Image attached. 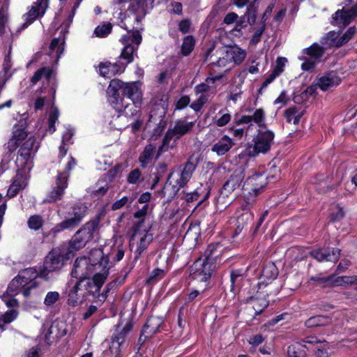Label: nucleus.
<instances>
[{"label":"nucleus","mask_w":357,"mask_h":357,"mask_svg":"<svg viewBox=\"0 0 357 357\" xmlns=\"http://www.w3.org/2000/svg\"><path fill=\"white\" fill-rule=\"evenodd\" d=\"M64 38H54L50 45V50L53 51L56 48V52L59 55L63 50Z\"/></svg>","instance_id":"51"},{"label":"nucleus","mask_w":357,"mask_h":357,"mask_svg":"<svg viewBox=\"0 0 357 357\" xmlns=\"http://www.w3.org/2000/svg\"><path fill=\"white\" fill-rule=\"evenodd\" d=\"M128 202V198L127 197H123L119 200L116 201L112 206V209L114 211L120 209L123 206H124Z\"/></svg>","instance_id":"62"},{"label":"nucleus","mask_w":357,"mask_h":357,"mask_svg":"<svg viewBox=\"0 0 357 357\" xmlns=\"http://www.w3.org/2000/svg\"><path fill=\"white\" fill-rule=\"evenodd\" d=\"M257 8L253 3L249 5L247 12L243 16V19L245 20L248 24L253 25L257 19Z\"/></svg>","instance_id":"43"},{"label":"nucleus","mask_w":357,"mask_h":357,"mask_svg":"<svg viewBox=\"0 0 357 357\" xmlns=\"http://www.w3.org/2000/svg\"><path fill=\"white\" fill-rule=\"evenodd\" d=\"M167 113L166 107L162 104H155L151 110L149 118L146 123V129H153L152 136H160L167 126L165 120Z\"/></svg>","instance_id":"4"},{"label":"nucleus","mask_w":357,"mask_h":357,"mask_svg":"<svg viewBox=\"0 0 357 357\" xmlns=\"http://www.w3.org/2000/svg\"><path fill=\"white\" fill-rule=\"evenodd\" d=\"M285 116L288 122L293 121L294 125L298 124L303 112L298 113L296 107H291L288 108L285 111Z\"/></svg>","instance_id":"36"},{"label":"nucleus","mask_w":357,"mask_h":357,"mask_svg":"<svg viewBox=\"0 0 357 357\" xmlns=\"http://www.w3.org/2000/svg\"><path fill=\"white\" fill-rule=\"evenodd\" d=\"M356 33L355 27H350L341 37L338 39V44L336 45V47H340L342 45L347 44L349 40H351Z\"/></svg>","instance_id":"46"},{"label":"nucleus","mask_w":357,"mask_h":357,"mask_svg":"<svg viewBox=\"0 0 357 357\" xmlns=\"http://www.w3.org/2000/svg\"><path fill=\"white\" fill-rule=\"evenodd\" d=\"M311 280H314L317 282V285L321 288L333 287L334 275H331L325 278L320 277H312Z\"/></svg>","instance_id":"38"},{"label":"nucleus","mask_w":357,"mask_h":357,"mask_svg":"<svg viewBox=\"0 0 357 357\" xmlns=\"http://www.w3.org/2000/svg\"><path fill=\"white\" fill-rule=\"evenodd\" d=\"M73 217L78 222L80 223L82 218L85 216L87 206L84 204H79L72 207Z\"/></svg>","instance_id":"40"},{"label":"nucleus","mask_w":357,"mask_h":357,"mask_svg":"<svg viewBox=\"0 0 357 357\" xmlns=\"http://www.w3.org/2000/svg\"><path fill=\"white\" fill-rule=\"evenodd\" d=\"M245 169L243 166L237 167L224 183L217 197V204L220 208L228 206L241 192L245 190Z\"/></svg>","instance_id":"2"},{"label":"nucleus","mask_w":357,"mask_h":357,"mask_svg":"<svg viewBox=\"0 0 357 357\" xmlns=\"http://www.w3.org/2000/svg\"><path fill=\"white\" fill-rule=\"evenodd\" d=\"M152 241L153 235L151 234H149L147 231L140 237L136 250L137 255L135 257V259H137L140 257L141 254L148 248Z\"/></svg>","instance_id":"29"},{"label":"nucleus","mask_w":357,"mask_h":357,"mask_svg":"<svg viewBox=\"0 0 357 357\" xmlns=\"http://www.w3.org/2000/svg\"><path fill=\"white\" fill-rule=\"evenodd\" d=\"M117 282H118V280L116 279V280H114L113 281L109 282L107 286H106V290L102 293L101 294V297L102 298V301H105V298L107 297V294L108 292L114 289V288H116L117 287Z\"/></svg>","instance_id":"61"},{"label":"nucleus","mask_w":357,"mask_h":357,"mask_svg":"<svg viewBox=\"0 0 357 357\" xmlns=\"http://www.w3.org/2000/svg\"><path fill=\"white\" fill-rule=\"evenodd\" d=\"M25 283H23L20 281V278L16 276L14 279L12 280V281L10 282L7 292L13 295H16L18 294L19 290L21 287H24Z\"/></svg>","instance_id":"39"},{"label":"nucleus","mask_w":357,"mask_h":357,"mask_svg":"<svg viewBox=\"0 0 357 357\" xmlns=\"http://www.w3.org/2000/svg\"><path fill=\"white\" fill-rule=\"evenodd\" d=\"M331 323V319L323 315L312 317L305 321V325L307 328H315L319 326H326Z\"/></svg>","instance_id":"28"},{"label":"nucleus","mask_w":357,"mask_h":357,"mask_svg":"<svg viewBox=\"0 0 357 357\" xmlns=\"http://www.w3.org/2000/svg\"><path fill=\"white\" fill-rule=\"evenodd\" d=\"M132 324L128 322L121 330H116V332L112 337V346L109 347V351L111 354H114V357H121V346L124 343L126 337L128 333L131 331Z\"/></svg>","instance_id":"11"},{"label":"nucleus","mask_w":357,"mask_h":357,"mask_svg":"<svg viewBox=\"0 0 357 357\" xmlns=\"http://www.w3.org/2000/svg\"><path fill=\"white\" fill-rule=\"evenodd\" d=\"M17 311L15 310H10L6 312L3 316L2 319L5 324H9L13 321L17 316Z\"/></svg>","instance_id":"57"},{"label":"nucleus","mask_w":357,"mask_h":357,"mask_svg":"<svg viewBox=\"0 0 357 357\" xmlns=\"http://www.w3.org/2000/svg\"><path fill=\"white\" fill-rule=\"evenodd\" d=\"M112 24L110 22L104 23L98 26L94 30V34L99 38L107 36L112 31Z\"/></svg>","instance_id":"42"},{"label":"nucleus","mask_w":357,"mask_h":357,"mask_svg":"<svg viewBox=\"0 0 357 357\" xmlns=\"http://www.w3.org/2000/svg\"><path fill=\"white\" fill-rule=\"evenodd\" d=\"M335 210V211H333L330 214L331 222L340 220L344 216V212L342 208L340 207L339 206H336Z\"/></svg>","instance_id":"54"},{"label":"nucleus","mask_w":357,"mask_h":357,"mask_svg":"<svg viewBox=\"0 0 357 357\" xmlns=\"http://www.w3.org/2000/svg\"><path fill=\"white\" fill-rule=\"evenodd\" d=\"M338 34L337 33L335 32V31H330L325 40H326V42H325V44L326 45H328V47H336V45L338 44Z\"/></svg>","instance_id":"52"},{"label":"nucleus","mask_w":357,"mask_h":357,"mask_svg":"<svg viewBox=\"0 0 357 357\" xmlns=\"http://www.w3.org/2000/svg\"><path fill=\"white\" fill-rule=\"evenodd\" d=\"M163 275V271L162 269L156 268L153 270L147 282H152L161 278Z\"/></svg>","instance_id":"59"},{"label":"nucleus","mask_w":357,"mask_h":357,"mask_svg":"<svg viewBox=\"0 0 357 357\" xmlns=\"http://www.w3.org/2000/svg\"><path fill=\"white\" fill-rule=\"evenodd\" d=\"M38 149L36 146V138L33 136L29 137L20 146L18 155L26 162Z\"/></svg>","instance_id":"19"},{"label":"nucleus","mask_w":357,"mask_h":357,"mask_svg":"<svg viewBox=\"0 0 357 357\" xmlns=\"http://www.w3.org/2000/svg\"><path fill=\"white\" fill-rule=\"evenodd\" d=\"M268 183L267 178L261 174H255L249 176L245 181V191L248 194L254 193L255 196H257Z\"/></svg>","instance_id":"12"},{"label":"nucleus","mask_w":357,"mask_h":357,"mask_svg":"<svg viewBox=\"0 0 357 357\" xmlns=\"http://www.w3.org/2000/svg\"><path fill=\"white\" fill-rule=\"evenodd\" d=\"M215 266L211 261L210 255H207L204 259H199L191 267L190 276L194 280H199L206 282L211 276Z\"/></svg>","instance_id":"7"},{"label":"nucleus","mask_w":357,"mask_h":357,"mask_svg":"<svg viewBox=\"0 0 357 357\" xmlns=\"http://www.w3.org/2000/svg\"><path fill=\"white\" fill-rule=\"evenodd\" d=\"M27 137L28 132L25 129L15 125L13 128V136L6 145L8 152H14L20 146V143L25 140Z\"/></svg>","instance_id":"14"},{"label":"nucleus","mask_w":357,"mask_h":357,"mask_svg":"<svg viewBox=\"0 0 357 357\" xmlns=\"http://www.w3.org/2000/svg\"><path fill=\"white\" fill-rule=\"evenodd\" d=\"M123 96L130 99L135 105L140 104L142 101V92L135 82L125 83L123 87Z\"/></svg>","instance_id":"20"},{"label":"nucleus","mask_w":357,"mask_h":357,"mask_svg":"<svg viewBox=\"0 0 357 357\" xmlns=\"http://www.w3.org/2000/svg\"><path fill=\"white\" fill-rule=\"evenodd\" d=\"M243 275L239 271H232L230 275L231 290L234 291L243 280Z\"/></svg>","instance_id":"48"},{"label":"nucleus","mask_w":357,"mask_h":357,"mask_svg":"<svg viewBox=\"0 0 357 357\" xmlns=\"http://www.w3.org/2000/svg\"><path fill=\"white\" fill-rule=\"evenodd\" d=\"M221 52L226 54V58L224 56L219 58L216 62L218 66L225 65L224 61L228 59L233 60L236 64H240L245 59L246 56L245 52L238 47H223Z\"/></svg>","instance_id":"13"},{"label":"nucleus","mask_w":357,"mask_h":357,"mask_svg":"<svg viewBox=\"0 0 357 357\" xmlns=\"http://www.w3.org/2000/svg\"><path fill=\"white\" fill-rule=\"evenodd\" d=\"M357 16V7L354 6L347 10H337L333 17L334 21L338 25L345 26L350 23L352 17Z\"/></svg>","instance_id":"21"},{"label":"nucleus","mask_w":357,"mask_h":357,"mask_svg":"<svg viewBox=\"0 0 357 357\" xmlns=\"http://www.w3.org/2000/svg\"><path fill=\"white\" fill-rule=\"evenodd\" d=\"M108 263L109 257L104 255L102 250H93L90 252L89 259L83 257L75 260L71 275L73 278L78 279V282H81L82 284L86 279L100 272L102 268L109 267Z\"/></svg>","instance_id":"1"},{"label":"nucleus","mask_w":357,"mask_h":357,"mask_svg":"<svg viewBox=\"0 0 357 357\" xmlns=\"http://www.w3.org/2000/svg\"><path fill=\"white\" fill-rule=\"evenodd\" d=\"M162 324V321L157 317H151L147 320L142 328V335L146 337H152L155 334Z\"/></svg>","instance_id":"24"},{"label":"nucleus","mask_w":357,"mask_h":357,"mask_svg":"<svg viewBox=\"0 0 357 357\" xmlns=\"http://www.w3.org/2000/svg\"><path fill=\"white\" fill-rule=\"evenodd\" d=\"M79 222H77L74 218L66 219L56 225L54 231H60L63 229H73L78 226Z\"/></svg>","instance_id":"41"},{"label":"nucleus","mask_w":357,"mask_h":357,"mask_svg":"<svg viewBox=\"0 0 357 357\" xmlns=\"http://www.w3.org/2000/svg\"><path fill=\"white\" fill-rule=\"evenodd\" d=\"M190 102V97L188 96H182L176 102V109H182L185 107Z\"/></svg>","instance_id":"60"},{"label":"nucleus","mask_w":357,"mask_h":357,"mask_svg":"<svg viewBox=\"0 0 357 357\" xmlns=\"http://www.w3.org/2000/svg\"><path fill=\"white\" fill-rule=\"evenodd\" d=\"M154 150L155 147L152 144H148L144 148V151L139 158V161L143 168H145L147 164L151 160Z\"/></svg>","instance_id":"32"},{"label":"nucleus","mask_w":357,"mask_h":357,"mask_svg":"<svg viewBox=\"0 0 357 357\" xmlns=\"http://www.w3.org/2000/svg\"><path fill=\"white\" fill-rule=\"evenodd\" d=\"M195 45V40L192 36H188L183 38L181 45V53L183 56H188L193 50Z\"/></svg>","instance_id":"35"},{"label":"nucleus","mask_w":357,"mask_h":357,"mask_svg":"<svg viewBox=\"0 0 357 357\" xmlns=\"http://www.w3.org/2000/svg\"><path fill=\"white\" fill-rule=\"evenodd\" d=\"M36 273L32 268H26L18 274L17 277L20 278V281L25 283V287L28 283L36 278Z\"/></svg>","instance_id":"45"},{"label":"nucleus","mask_w":357,"mask_h":357,"mask_svg":"<svg viewBox=\"0 0 357 357\" xmlns=\"http://www.w3.org/2000/svg\"><path fill=\"white\" fill-rule=\"evenodd\" d=\"M75 159L73 157H70V160L68 162L66 169L57 176L56 186L48 195L46 199L47 202L52 203L61 199L63 191L68 185L67 181L69 172L72 169V166L75 165Z\"/></svg>","instance_id":"6"},{"label":"nucleus","mask_w":357,"mask_h":357,"mask_svg":"<svg viewBox=\"0 0 357 357\" xmlns=\"http://www.w3.org/2000/svg\"><path fill=\"white\" fill-rule=\"evenodd\" d=\"M26 184L25 180L22 176L17 177L9 187L7 195L10 197H15L20 190L25 188Z\"/></svg>","instance_id":"33"},{"label":"nucleus","mask_w":357,"mask_h":357,"mask_svg":"<svg viewBox=\"0 0 357 357\" xmlns=\"http://www.w3.org/2000/svg\"><path fill=\"white\" fill-rule=\"evenodd\" d=\"M190 26V22L189 20H183L180 22L178 24L179 30L183 33H186L189 32Z\"/></svg>","instance_id":"63"},{"label":"nucleus","mask_w":357,"mask_h":357,"mask_svg":"<svg viewBox=\"0 0 357 357\" xmlns=\"http://www.w3.org/2000/svg\"><path fill=\"white\" fill-rule=\"evenodd\" d=\"M100 218L94 219L86 222L73 236L69 243V254L73 251H77L84 248L93 237L94 234L98 231Z\"/></svg>","instance_id":"3"},{"label":"nucleus","mask_w":357,"mask_h":357,"mask_svg":"<svg viewBox=\"0 0 357 357\" xmlns=\"http://www.w3.org/2000/svg\"><path fill=\"white\" fill-rule=\"evenodd\" d=\"M266 29V23H261V26L255 32L254 35L252 37L251 43L254 45L257 44L260 40L261 37L265 31Z\"/></svg>","instance_id":"55"},{"label":"nucleus","mask_w":357,"mask_h":357,"mask_svg":"<svg viewBox=\"0 0 357 357\" xmlns=\"http://www.w3.org/2000/svg\"><path fill=\"white\" fill-rule=\"evenodd\" d=\"M70 255L68 252L66 254V257H64L60 248L52 249L45 257V269L49 272L61 269L63 266L64 259H69Z\"/></svg>","instance_id":"10"},{"label":"nucleus","mask_w":357,"mask_h":357,"mask_svg":"<svg viewBox=\"0 0 357 357\" xmlns=\"http://www.w3.org/2000/svg\"><path fill=\"white\" fill-rule=\"evenodd\" d=\"M273 139L274 134L273 132L269 130L259 131L256 137L254 146H250L248 149V155L255 156L259 153H265L268 152Z\"/></svg>","instance_id":"9"},{"label":"nucleus","mask_w":357,"mask_h":357,"mask_svg":"<svg viewBox=\"0 0 357 357\" xmlns=\"http://www.w3.org/2000/svg\"><path fill=\"white\" fill-rule=\"evenodd\" d=\"M306 52L310 56L319 59L324 54V48L317 44H314L306 50Z\"/></svg>","instance_id":"47"},{"label":"nucleus","mask_w":357,"mask_h":357,"mask_svg":"<svg viewBox=\"0 0 357 357\" xmlns=\"http://www.w3.org/2000/svg\"><path fill=\"white\" fill-rule=\"evenodd\" d=\"M81 282H77L75 284L70 290L68 294V298L67 301V303L69 305L75 307L77 306L79 303H81V301L79 300V297L77 294Z\"/></svg>","instance_id":"34"},{"label":"nucleus","mask_w":357,"mask_h":357,"mask_svg":"<svg viewBox=\"0 0 357 357\" xmlns=\"http://www.w3.org/2000/svg\"><path fill=\"white\" fill-rule=\"evenodd\" d=\"M140 176V170L139 169H135L129 173L127 181L129 183L135 184L137 182Z\"/></svg>","instance_id":"56"},{"label":"nucleus","mask_w":357,"mask_h":357,"mask_svg":"<svg viewBox=\"0 0 357 357\" xmlns=\"http://www.w3.org/2000/svg\"><path fill=\"white\" fill-rule=\"evenodd\" d=\"M193 122H187L186 121L179 120L175 123L174 127L172 129V132L175 135L176 139L181 136L189 132L194 126Z\"/></svg>","instance_id":"25"},{"label":"nucleus","mask_w":357,"mask_h":357,"mask_svg":"<svg viewBox=\"0 0 357 357\" xmlns=\"http://www.w3.org/2000/svg\"><path fill=\"white\" fill-rule=\"evenodd\" d=\"M306 346L301 343H295L288 347V357H306Z\"/></svg>","instance_id":"30"},{"label":"nucleus","mask_w":357,"mask_h":357,"mask_svg":"<svg viewBox=\"0 0 357 357\" xmlns=\"http://www.w3.org/2000/svg\"><path fill=\"white\" fill-rule=\"evenodd\" d=\"M48 6V0H40L36 3V6H32L27 13L26 22L23 24L22 28H26L31 24L39 15H43Z\"/></svg>","instance_id":"16"},{"label":"nucleus","mask_w":357,"mask_h":357,"mask_svg":"<svg viewBox=\"0 0 357 357\" xmlns=\"http://www.w3.org/2000/svg\"><path fill=\"white\" fill-rule=\"evenodd\" d=\"M109 267L102 268L100 272L96 273L92 278H89L82 283L86 292L93 296L97 297L100 301H102V298L101 294H99V292L109 275Z\"/></svg>","instance_id":"5"},{"label":"nucleus","mask_w":357,"mask_h":357,"mask_svg":"<svg viewBox=\"0 0 357 357\" xmlns=\"http://www.w3.org/2000/svg\"><path fill=\"white\" fill-rule=\"evenodd\" d=\"M245 302L249 303L253 301V309L257 314L261 313L264 308L268 306V303L264 298H261L259 296H251L244 299Z\"/></svg>","instance_id":"31"},{"label":"nucleus","mask_w":357,"mask_h":357,"mask_svg":"<svg viewBox=\"0 0 357 357\" xmlns=\"http://www.w3.org/2000/svg\"><path fill=\"white\" fill-rule=\"evenodd\" d=\"M122 43L125 45L120 57L130 63L133 60V53L142 42V35L139 31H132L125 35L121 38Z\"/></svg>","instance_id":"8"},{"label":"nucleus","mask_w":357,"mask_h":357,"mask_svg":"<svg viewBox=\"0 0 357 357\" xmlns=\"http://www.w3.org/2000/svg\"><path fill=\"white\" fill-rule=\"evenodd\" d=\"M278 274V268L273 263H268L266 264L261 271L260 277V280L261 281L258 284L259 289H261V286L265 283L267 284L268 282L275 280L277 278Z\"/></svg>","instance_id":"22"},{"label":"nucleus","mask_w":357,"mask_h":357,"mask_svg":"<svg viewBox=\"0 0 357 357\" xmlns=\"http://www.w3.org/2000/svg\"><path fill=\"white\" fill-rule=\"evenodd\" d=\"M45 72V68H41L38 69L31 78V82L35 84H36L43 76Z\"/></svg>","instance_id":"64"},{"label":"nucleus","mask_w":357,"mask_h":357,"mask_svg":"<svg viewBox=\"0 0 357 357\" xmlns=\"http://www.w3.org/2000/svg\"><path fill=\"white\" fill-rule=\"evenodd\" d=\"M99 68H100V74L103 77H109L110 71L114 73H117L119 71L118 65L112 64L111 63H101L99 66Z\"/></svg>","instance_id":"44"},{"label":"nucleus","mask_w":357,"mask_h":357,"mask_svg":"<svg viewBox=\"0 0 357 357\" xmlns=\"http://www.w3.org/2000/svg\"><path fill=\"white\" fill-rule=\"evenodd\" d=\"M174 137L175 135L173 134L172 130H168L162 139V145L158 149V154L168 149L169 143L171 141V139Z\"/></svg>","instance_id":"50"},{"label":"nucleus","mask_w":357,"mask_h":357,"mask_svg":"<svg viewBox=\"0 0 357 357\" xmlns=\"http://www.w3.org/2000/svg\"><path fill=\"white\" fill-rule=\"evenodd\" d=\"M199 163L197 158L191 155L185 163L184 168L181 174V178L177 181L179 188H183L190 179L193 172Z\"/></svg>","instance_id":"15"},{"label":"nucleus","mask_w":357,"mask_h":357,"mask_svg":"<svg viewBox=\"0 0 357 357\" xmlns=\"http://www.w3.org/2000/svg\"><path fill=\"white\" fill-rule=\"evenodd\" d=\"M43 224V220L40 215H32L28 220V225L30 229L38 230L39 229Z\"/></svg>","instance_id":"49"},{"label":"nucleus","mask_w":357,"mask_h":357,"mask_svg":"<svg viewBox=\"0 0 357 357\" xmlns=\"http://www.w3.org/2000/svg\"><path fill=\"white\" fill-rule=\"evenodd\" d=\"M253 222V215L250 212H245L237 219V225L235 234H239L243 230L247 231Z\"/></svg>","instance_id":"26"},{"label":"nucleus","mask_w":357,"mask_h":357,"mask_svg":"<svg viewBox=\"0 0 357 357\" xmlns=\"http://www.w3.org/2000/svg\"><path fill=\"white\" fill-rule=\"evenodd\" d=\"M59 298V294L56 291H50L46 295L44 301L45 305L50 306L54 305Z\"/></svg>","instance_id":"53"},{"label":"nucleus","mask_w":357,"mask_h":357,"mask_svg":"<svg viewBox=\"0 0 357 357\" xmlns=\"http://www.w3.org/2000/svg\"><path fill=\"white\" fill-rule=\"evenodd\" d=\"M341 82L340 78L335 72L327 73L325 76L321 77L318 84L322 91H327L331 87L338 85Z\"/></svg>","instance_id":"23"},{"label":"nucleus","mask_w":357,"mask_h":357,"mask_svg":"<svg viewBox=\"0 0 357 357\" xmlns=\"http://www.w3.org/2000/svg\"><path fill=\"white\" fill-rule=\"evenodd\" d=\"M123 82L118 79H114L111 80L107 89V94L109 98V102L115 107L119 105L121 100L119 91L120 89L123 90Z\"/></svg>","instance_id":"18"},{"label":"nucleus","mask_w":357,"mask_h":357,"mask_svg":"<svg viewBox=\"0 0 357 357\" xmlns=\"http://www.w3.org/2000/svg\"><path fill=\"white\" fill-rule=\"evenodd\" d=\"M341 250L338 248H327L326 250H319L311 252L313 256L318 261H328L336 262L338 261L340 256Z\"/></svg>","instance_id":"17"},{"label":"nucleus","mask_w":357,"mask_h":357,"mask_svg":"<svg viewBox=\"0 0 357 357\" xmlns=\"http://www.w3.org/2000/svg\"><path fill=\"white\" fill-rule=\"evenodd\" d=\"M232 144L231 139L227 136H225L213 145L212 151L217 153L218 155H224L231 148Z\"/></svg>","instance_id":"27"},{"label":"nucleus","mask_w":357,"mask_h":357,"mask_svg":"<svg viewBox=\"0 0 357 357\" xmlns=\"http://www.w3.org/2000/svg\"><path fill=\"white\" fill-rule=\"evenodd\" d=\"M251 116L252 117V121L261 126L260 123L263 121L264 117V110L262 109H257Z\"/></svg>","instance_id":"58"},{"label":"nucleus","mask_w":357,"mask_h":357,"mask_svg":"<svg viewBox=\"0 0 357 357\" xmlns=\"http://www.w3.org/2000/svg\"><path fill=\"white\" fill-rule=\"evenodd\" d=\"M357 284V276H340L334 278L333 285L335 287L343 285Z\"/></svg>","instance_id":"37"}]
</instances>
